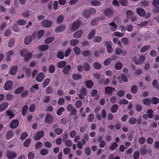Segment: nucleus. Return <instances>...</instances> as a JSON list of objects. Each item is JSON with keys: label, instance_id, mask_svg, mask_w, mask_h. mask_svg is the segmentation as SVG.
<instances>
[{"label": "nucleus", "instance_id": "nucleus-14", "mask_svg": "<svg viewBox=\"0 0 159 159\" xmlns=\"http://www.w3.org/2000/svg\"><path fill=\"white\" fill-rule=\"evenodd\" d=\"M105 44H107V51L108 53H111L113 51V49L112 48L111 44H110L109 42H106Z\"/></svg>", "mask_w": 159, "mask_h": 159}, {"label": "nucleus", "instance_id": "nucleus-2", "mask_svg": "<svg viewBox=\"0 0 159 159\" xmlns=\"http://www.w3.org/2000/svg\"><path fill=\"white\" fill-rule=\"evenodd\" d=\"M81 24V21L80 20H78L74 21L72 24L70 30L74 31L76 30Z\"/></svg>", "mask_w": 159, "mask_h": 159}, {"label": "nucleus", "instance_id": "nucleus-30", "mask_svg": "<svg viewBox=\"0 0 159 159\" xmlns=\"http://www.w3.org/2000/svg\"><path fill=\"white\" fill-rule=\"evenodd\" d=\"M79 43V40L77 39H73L71 40L70 43V45L72 46H74L77 44Z\"/></svg>", "mask_w": 159, "mask_h": 159}, {"label": "nucleus", "instance_id": "nucleus-36", "mask_svg": "<svg viewBox=\"0 0 159 159\" xmlns=\"http://www.w3.org/2000/svg\"><path fill=\"white\" fill-rule=\"evenodd\" d=\"M147 113L148 115V117L150 118H152L153 117V111L151 109H149L147 111Z\"/></svg>", "mask_w": 159, "mask_h": 159}, {"label": "nucleus", "instance_id": "nucleus-52", "mask_svg": "<svg viewBox=\"0 0 159 159\" xmlns=\"http://www.w3.org/2000/svg\"><path fill=\"white\" fill-rule=\"evenodd\" d=\"M83 68L86 71H89L90 69V66L87 62H85L83 65Z\"/></svg>", "mask_w": 159, "mask_h": 159}, {"label": "nucleus", "instance_id": "nucleus-57", "mask_svg": "<svg viewBox=\"0 0 159 159\" xmlns=\"http://www.w3.org/2000/svg\"><path fill=\"white\" fill-rule=\"evenodd\" d=\"M73 50L75 53L77 55H79L81 51L78 47H75Z\"/></svg>", "mask_w": 159, "mask_h": 159}, {"label": "nucleus", "instance_id": "nucleus-20", "mask_svg": "<svg viewBox=\"0 0 159 159\" xmlns=\"http://www.w3.org/2000/svg\"><path fill=\"white\" fill-rule=\"evenodd\" d=\"M122 79L123 81L125 82H126L128 79L126 76L124 75H122L121 76H119L117 78V80H118V82L120 83H122V81L121 80V79Z\"/></svg>", "mask_w": 159, "mask_h": 159}, {"label": "nucleus", "instance_id": "nucleus-61", "mask_svg": "<svg viewBox=\"0 0 159 159\" xmlns=\"http://www.w3.org/2000/svg\"><path fill=\"white\" fill-rule=\"evenodd\" d=\"M118 108V105L116 104L114 105L111 108V111L113 113L115 112Z\"/></svg>", "mask_w": 159, "mask_h": 159}, {"label": "nucleus", "instance_id": "nucleus-39", "mask_svg": "<svg viewBox=\"0 0 159 159\" xmlns=\"http://www.w3.org/2000/svg\"><path fill=\"white\" fill-rule=\"evenodd\" d=\"M79 92L80 94H83L84 96H86L87 95V92L86 89L85 88H81Z\"/></svg>", "mask_w": 159, "mask_h": 159}, {"label": "nucleus", "instance_id": "nucleus-19", "mask_svg": "<svg viewBox=\"0 0 159 159\" xmlns=\"http://www.w3.org/2000/svg\"><path fill=\"white\" fill-rule=\"evenodd\" d=\"M115 88H112L111 87L107 86L105 88V93H107L108 95L112 94V92L113 90H114Z\"/></svg>", "mask_w": 159, "mask_h": 159}, {"label": "nucleus", "instance_id": "nucleus-45", "mask_svg": "<svg viewBox=\"0 0 159 159\" xmlns=\"http://www.w3.org/2000/svg\"><path fill=\"white\" fill-rule=\"evenodd\" d=\"M102 40V38L100 36H96L93 39V42L94 43H99Z\"/></svg>", "mask_w": 159, "mask_h": 159}, {"label": "nucleus", "instance_id": "nucleus-58", "mask_svg": "<svg viewBox=\"0 0 159 159\" xmlns=\"http://www.w3.org/2000/svg\"><path fill=\"white\" fill-rule=\"evenodd\" d=\"M63 19L64 17L63 16H59L57 18V22L58 23H60L62 22Z\"/></svg>", "mask_w": 159, "mask_h": 159}, {"label": "nucleus", "instance_id": "nucleus-31", "mask_svg": "<svg viewBox=\"0 0 159 159\" xmlns=\"http://www.w3.org/2000/svg\"><path fill=\"white\" fill-rule=\"evenodd\" d=\"M150 100L151 103V102L153 105H156L159 102V99L155 97L152 98Z\"/></svg>", "mask_w": 159, "mask_h": 159}, {"label": "nucleus", "instance_id": "nucleus-28", "mask_svg": "<svg viewBox=\"0 0 159 159\" xmlns=\"http://www.w3.org/2000/svg\"><path fill=\"white\" fill-rule=\"evenodd\" d=\"M53 89L52 87L49 86L45 90V92L47 94H51L53 92Z\"/></svg>", "mask_w": 159, "mask_h": 159}, {"label": "nucleus", "instance_id": "nucleus-21", "mask_svg": "<svg viewBox=\"0 0 159 159\" xmlns=\"http://www.w3.org/2000/svg\"><path fill=\"white\" fill-rule=\"evenodd\" d=\"M91 14L89 9H86L83 11L82 15L83 16L86 18H88L89 17Z\"/></svg>", "mask_w": 159, "mask_h": 159}, {"label": "nucleus", "instance_id": "nucleus-16", "mask_svg": "<svg viewBox=\"0 0 159 159\" xmlns=\"http://www.w3.org/2000/svg\"><path fill=\"white\" fill-rule=\"evenodd\" d=\"M115 52L116 55H119L120 54H123L125 55L126 54V52L125 51H123L122 49L120 48H116Z\"/></svg>", "mask_w": 159, "mask_h": 159}, {"label": "nucleus", "instance_id": "nucleus-49", "mask_svg": "<svg viewBox=\"0 0 159 159\" xmlns=\"http://www.w3.org/2000/svg\"><path fill=\"white\" fill-rule=\"evenodd\" d=\"M138 89L135 85H133L131 87V92L133 94L136 93L138 91Z\"/></svg>", "mask_w": 159, "mask_h": 159}, {"label": "nucleus", "instance_id": "nucleus-44", "mask_svg": "<svg viewBox=\"0 0 159 159\" xmlns=\"http://www.w3.org/2000/svg\"><path fill=\"white\" fill-rule=\"evenodd\" d=\"M134 15L133 12L131 10H128L126 12V15L127 18H130Z\"/></svg>", "mask_w": 159, "mask_h": 159}, {"label": "nucleus", "instance_id": "nucleus-48", "mask_svg": "<svg viewBox=\"0 0 159 159\" xmlns=\"http://www.w3.org/2000/svg\"><path fill=\"white\" fill-rule=\"evenodd\" d=\"M56 70L55 66L53 65H51L49 66V71L50 73H53Z\"/></svg>", "mask_w": 159, "mask_h": 159}, {"label": "nucleus", "instance_id": "nucleus-11", "mask_svg": "<svg viewBox=\"0 0 159 159\" xmlns=\"http://www.w3.org/2000/svg\"><path fill=\"white\" fill-rule=\"evenodd\" d=\"M83 34V31L81 30H79L74 33L73 35V37L75 38L78 39L82 36Z\"/></svg>", "mask_w": 159, "mask_h": 159}, {"label": "nucleus", "instance_id": "nucleus-6", "mask_svg": "<svg viewBox=\"0 0 159 159\" xmlns=\"http://www.w3.org/2000/svg\"><path fill=\"white\" fill-rule=\"evenodd\" d=\"M41 24L44 27L49 28L52 25V22L48 20H45L42 22Z\"/></svg>", "mask_w": 159, "mask_h": 159}, {"label": "nucleus", "instance_id": "nucleus-53", "mask_svg": "<svg viewBox=\"0 0 159 159\" xmlns=\"http://www.w3.org/2000/svg\"><path fill=\"white\" fill-rule=\"evenodd\" d=\"M93 67L96 69H99L101 68V65L98 62H95L93 65Z\"/></svg>", "mask_w": 159, "mask_h": 159}, {"label": "nucleus", "instance_id": "nucleus-10", "mask_svg": "<svg viewBox=\"0 0 159 159\" xmlns=\"http://www.w3.org/2000/svg\"><path fill=\"white\" fill-rule=\"evenodd\" d=\"M53 117L49 114H46L45 117V122L47 123L50 124L53 121Z\"/></svg>", "mask_w": 159, "mask_h": 159}, {"label": "nucleus", "instance_id": "nucleus-24", "mask_svg": "<svg viewBox=\"0 0 159 159\" xmlns=\"http://www.w3.org/2000/svg\"><path fill=\"white\" fill-rule=\"evenodd\" d=\"M49 48V46L48 45H43L39 46L38 47V49L40 51H45Z\"/></svg>", "mask_w": 159, "mask_h": 159}, {"label": "nucleus", "instance_id": "nucleus-62", "mask_svg": "<svg viewBox=\"0 0 159 159\" xmlns=\"http://www.w3.org/2000/svg\"><path fill=\"white\" fill-rule=\"evenodd\" d=\"M82 105V102L80 100L77 101L75 103V106L76 108H80Z\"/></svg>", "mask_w": 159, "mask_h": 159}, {"label": "nucleus", "instance_id": "nucleus-59", "mask_svg": "<svg viewBox=\"0 0 159 159\" xmlns=\"http://www.w3.org/2000/svg\"><path fill=\"white\" fill-rule=\"evenodd\" d=\"M90 3L93 6H98L101 4V2L98 1L93 0L90 2Z\"/></svg>", "mask_w": 159, "mask_h": 159}, {"label": "nucleus", "instance_id": "nucleus-40", "mask_svg": "<svg viewBox=\"0 0 159 159\" xmlns=\"http://www.w3.org/2000/svg\"><path fill=\"white\" fill-rule=\"evenodd\" d=\"M81 54L84 56L87 57L91 55V52L90 51L86 50L83 51L81 52Z\"/></svg>", "mask_w": 159, "mask_h": 159}, {"label": "nucleus", "instance_id": "nucleus-9", "mask_svg": "<svg viewBox=\"0 0 159 159\" xmlns=\"http://www.w3.org/2000/svg\"><path fill=\"white\" fill-rule=\"evenodd\" d=\"M19 124V122L17 120H14L11 122L10 127L12 129H15L18 126Z\"/></svg>", "mask_w": 159, "mask_h": 159}, {"label": "nucleus", "instance_id": "nucleus-12", "mask_svg": "<svg viewBox=\"0 0 159 159\" xmlns=\"http://www.w3.org/2000/svg\"><path fill=\"white\" fill-rule=\"evenodd\" d=\"M65 25H62L57 26L55 30V32L57 33H59L63 31L66 28Z\"/></svg>", "mask_w": 159, "mask_h": 159}, {"label": "nucleus", "instance_id": "nucleus-34", "mask_svg": "<svg viewBox=\"0 0 159 159\" xmlns=\"http://www.w3.org/2000/svg\"><path fill=\"white\" fill-rule=\"evenodd\" d=\"M86 86L89 88H91L93 86V82L90 80L87 81L85 83Z\"/></svg>", "mask_w": 159, "mask_h": 159}, {"label": "nucleus", "instance_id": "nucleus-23", "mask_svg": "<svg viewBox=\"0 0 159 159\" xmlns=\"http://www.w3.org/2000/svg\"><path fill=\"white\" fill-rule=\"evenodd\" d=\"M109 25L111 26L110 29L111 31H115L117 28V25L116 24L115 22L112 21L109 24Z\"/></svg>", "mask_w": 159, "mask_h": 159}, {"label": "nucleus", "instance_id": "nucleus-46", "mask_svg": "<svg viewBox=\"0 0 159 159\" xmlns=\"http://www.w3.org/2000/svg\"><path fill=\"white\" fill-rule=\"evenodd\" d=\"M24 89V88L23 86H21L18 88L15 91V93L16 94H18L20 93Z\"/></svg>", "mask_w": 159, "mask_h": 159}, {"label": "nucleus", "instance_id": "nucleus-17", "mask_svg": "<svg viewBox=\"0 0 159 159\" xmlns=\"http://www.w3.org/2000/svg\"><path fill=\"white\" fill-rule=\"evenodd\" d=\"M44 135V132L43 131L38 132L35 136V139H40L42 138Z\"/></svg>", "mask_w": 159, "mask_h": 159}, {"label": "nucleus", "instance_id": "nucleus-47", "mask_svg": "<svg viewBox=\"0 0 159 159\" xmlns=\"http://www.w3.org/2000/svg\"><path fill=\"white\" fill-rule=\"evenodd\" d=\"M143 103L146 105L148 106L151 103V100L148 98H145L143 100Z\"/></svg>", "mask_w": 159, "mask_h": 159}, {"label": "nucleus", "instance_id": "nucleus-15", "mask_svg": "<svg viewBox=\"0 0 159 159\" xmlns=\"http://www.w3.org/2000/svg\"><path fill=\"white\" fill-rule=\"evenodd\" d=\"M145 60V57L143 55H141L139 59L135 60V62L136 64H139L143 62Z\"/></svg>", "mask_w": 159, "mask_h": 159}, {"label": "nucleus", "instance_id": "nucleus-22", "mask_svg": "<svg viewBox=\"0 0 159 159\" xmlns=\"http://www.w3.org/2000/svg\"><path fill=\"white\" fill-rule=\"evenodd\" d=\"M8 106V103L7 102H4L0 105V111H4L7 108Z\"/></svg>", "mask_w": 159, "mask_h": 159}, {"label": "nucleus", "instance_id": "nucleus-43", "mask_svg": "<svg viewBox=\"0 0 159 159\" xmlns=\"http://www.w3.org/2000/svg\"><path fill=\"white\" fill-rule=\"evenodd\" d=\"M49 153V151L46 149H43L40 151V154L43 156L47 155Z\"/></svg>", "mask_w": 159, "mask_h": 159}, {"label": "nucleus", "instance_id": "nucleus-18", "mask_svg": "<svg viewBox=\"0 0 159 159\" xmlns=\"http://www.w3.org/2000/svg\"><path fill=\"white\" fill-rule=\"evenodd\" d=\"M18 69V66H14L11 67L10 71V74L12 75L16 74Z\"/></svg>", "mask_w": 159, "mask_h": 159}, {"label": "nucleus", "instance_id": "nucleus-4", "mask_svg": "<svg viewBox=\"0 0 159 159\" xmlns=\"http://www.w3.org/2000/svg\"><path fill=\"white\" fill-rule=\"evenodd\" d=\"M17 156L16 153L14 152L7 151L5 154V157L8 159H13Z\"/></svg>", "mask_w": 159, "mask_h": 159}, {"label": "nucleus", "instance_id": "nucleus-29", "mask_svg": "<svg viewBox=\"0 0 159 159\" xmlns=\"http://www.w3.org/2000/svg\"><path fill=\"white\" fill-rule=\"evenodd\" d=\"M57 57L61 59H62L64 58V52L62 51L58 52L56 55Z\"/></svg>", "mask_w": 159, "mask_h": 159}, {"label": "nucleus", "instance_id": "nucleus-7", "mask_svg": "<svg viewBox=\"0 0 159 159\" xmlns=\"http://www.w3.org/2000/svg\"><path fill=\"white\" fill-rule=\"evenodd\" d=\"M136 11L138 15L140 16L143 17L145 15V11L141 7L137 8Z\"/></svg>", "mask_w": 159, "mask_h": 159}, {"label": "nucleus", "instance_id": "nucleus-42", "mask_svg": "<svg viewBox=\"0 0 159 159\" xmlns=\"http://www.w3.org/2000/svg\"><path fill=\"white\" fill-rule=\"evenodd\" d=\"M122 64L120 62H117L115 66V68L117 70H119L122 68Z\"/></svg>", "mask_w": 159, "mask_h": 159}, {"label": "nucleus", "instance_id": "nucleus-33", "mask_svg": "<svg viewBox=\"0 0 159 159\" xmlns=\"http://www.w3.org/2000/svg\"><path fill=\"white\" fill-rule=\"evenodd\" d=\"M31 40L32 38L30 36H27L25 39V43L26 45L29 44L31 43Z\"/></svg>", "mask_w": 159, "mask_h": 159}, {"label": "nucleus", "instance_id": "nucleus-35", "mask_svg": "<svg viewBox=\"0 0 159 159\" xmlns=\"http://www.w3.org/2000/svg\"><path fill=\"white\" fill-rule=\"evenodd\" d=\"M86 143V141L85 140H82V142H79L77 144V147L80 149H82L83 148L82 145H85Z\"/></svg>", "mask_w": 159, "mask_h": 159}, {"label": "nucleus", "instance_id": "nucleus-37", "mask_svg": "<svg viewBox=\"0 0 159 159\" xmlns=\"http://www.w3.org/2000/svg\"><path fill=\"white\" fill-rule=\"evenodd\" d=\"M100 19L99 17H96L92 20L91 22V24L92 25H95L98 24V22L100 20Z\"/></svg>", "mask_w": 159, "mask_h": 159}, {"label": "nucleus", "instance_id": "nucleus-64", "mask_svg": "<svg viewBox=\"0 0 159 159\" xmlns=\"http://www.w3.org/2000/svg\"><path fill=\"white\" fill-rule=\"evenodd\" d=\"M129 122L131 124L133 125L136 122L137 120L134 117H131L129 119Z\"/></svg>", "mask_w": 159, "mask_h": 159}, {"label": "nucleus", "instance_id": "nucleus-5", "mask_svg": "<svg viewBox=\"0 0 159 159\" xmlns=\"http://www.w3.org/2000/svg\"><path fill=\"white\" fill-rule=\"evenodd\" d=\"M13 82L10 80L8 81L4 85V88L6 90H9L11 89L13 87Z\"/></svg>", "mask_w": 159, "mask_h": 159}, {"label": "nucleus", "instance_id": "nucleus-38", "mask_svg": "<svg viewBox=\"0 0 159 159\" xmlns=\"http://www.w3.org/2000/svg\"><path fill=\"white\" fill-rule=\"evenodd\" d=\"M151 46L149 45H146L143 46L140 49V51L141 52L144 53Z\"/></svg>", "mask_w": 159, "mask_h": 159}, {"label": "nucleus", "instance_id": "nucleus-25", "mask_svg": "<svg viewBox=\"0 0 159 159\" xmlns=\"http://www.w3.org/2000/svg\"><path fill=\"white\" fill-rule=\"evenodd\" d=\"M39 89V85L37 84H36L33 85L30 89V92L32 93H34L35 91L38 89Z\"/></svg>", "mask_w": 159, "mask_h": 159}, {"label": "nucleus", "instance_id": "nucleus-3", "mask_svg": "<svg viewBox=\"0 0 159 159\" xmlns=\"http://www.w3.org/2000/svg\"><path fill=\"white\" fill-rule=\"evenodd\" d=\"M67 110L70 112L71 115H75L77 114V110L73 105L70 104L67 106Z\"/></svg>", "mask_w": 159, "mask_h": 159}, {"label": "nucleus", "instance_id": "nucleus-32", "mask_svg": "<svg viewBox=\"0 0 159 159\" xmlns=\"http://www.w3.org/2000/svg\"><path fill=\"white\" fill-rule=\"evenodd\" d=\"M28 108V107L27 105H25L23 107L21 113L22 115L23 116H25L26 115Z\"/></svg>", "mask_w": 159, "mask_h": 159}, {"label": "nucleus", "instance_id": "nucleus-51", "mask_svg": "<svg viewBox=\"0 0 159 159\" xmlns=\"http://www.w3.org/2000/svg\"><path fill=\"white\" fill-rule=\"evenodd\" d=\"M66 65V62L65 61H62L57 64V66L59 68L63 67Z\"/></svg>", "mask_w": 159, "mask_h": 159}, {"label": "nucleus", "instance_id": "nucleus-8", "mask_svg": "<svg viewBox=\"0 0 159 159\" xmlns=\"http://www.w3.org/2000/svg\"><path fill=\"white\" fill-rule=\"evenodd\" d=\"M104 13V15L106 17H110L113 15V11L112 9L110 8H108L105 10Z\"/></svg>", "mask_w": 159, "mask_h": 159}, {"label": "nucleus", "instance_id": "nucleus-60", "mask_svg": "<svg viewBox=\"0 0 159 159\" xmlns=\"http://www.w3.org/2000/svg\"><path fill=\"white\" fill-rule=\"evenodd\" d=\"M152 5L155 7H159V0H154L152 2Z\"/></svg>", "mask_w": 159, "mask_h": 159}, {"label": "nucleus", "instance_id": "nucleus-54", "mask_svg": "<svg viewBox=\"0 0 159 159\" xmlns=\"http://www.w3.org/2000/svg\"><path fill=\"white\" fill-rule=\"evenodd\" d=\"M54 40V38L52 37H49L46 39L44 41L45 43H49L52 42Z\"/></svg>", "mask_w": 159, "mask_h": 159}, {"label": "nucleus", "instance_id": "nucleus-55", "mask_svg": "<svg viewBox=\"0 0 159 159\" xmlns=\"http://www.w3.org/2000/svg\"><path fill=\"white\" fill-rule=\"evenodd\" d=\"M65 109L64 107H61L57 111V114L58 116L61 115L62 112L64 111Z\"/></svg>", "mask_w": 159, "mask_h": 159}, {"label": "nucleus", "instance_id": "nucleus-1", "mask_svg": "<svg viewBox=\"0 0 159 159\" xmlns=\"http://www.w3.org/2000/svg\"><path fill=\"white\" fill-rule=\"evenodd\" d=\"M20 56L25 57L26 61H28L31 58L32 54L26 49H23L20 51Z\"/></svg>", "mask_w": 159, "mask_h": 159}, {"label": "nucleus", "instance_id": "nucleus-56", "mask_svg": "<svg viewBox=\"0 0 159 159\" xmlns=\"http://www.w3.org/2000/svg\"><path fill=\"white\" fill-rule=\"evenodd\" d=\"M72 78L75 80H77L80 79L81 76L80 74H73L72 75Z\"/></svg>", "mask_w": 159, "mask_h": 159}, {"label": "nucleus", "instance_id": "nucleus-27", "mask_svg": "<svg viewBox=\"0 0 159 159\" xmlns=\"http://www.w3.org/2000/svg\"><path fill=\"white\" fill-rule=\"evenodd\" d=\"M96 33V30H93L90 31L88 35V38L89 39H91L94 36Z\"/></svg>", "mask_w": 159, "mask_h": 159}, {"label": "nucleus", "instance_id": "nucleus-26", "mask_svg": "<svg viewBox=\"0 0 159 159\" xmlns=\"http://www.w3.org/2000/svg\"><path fill=\"white\" fill-rule=\"evenodd\" d=\"M71 69V66L70 65H67L63 69L62 72L64 74H67Z\"/></svg>", "mask_w": 159, "mask_h": 159}, {"label": "nucleus", "instance_id": "nucleus-13", "mask_svg": "<svg viewBox=\"0 0 159 159\" xmlns=\"http://www.w3.org/2000/svg\"><path fill=\"white\" fill-rule=\"evenodd\" d=\"M44 75L42 72L39 73L36 78V80L38 82H41L43 79L44 77Z\"/></svg>", "mask_w": 159, "mask_h": 159}, {"label": "nucleus", "instance_id": "nucleus-41", "mask_svg": "<svg viewBox=\"0 0 159 159\" xmlns=\"http://www.w3.org/2000/svg\"><path fill=\"white\" fill-rule=\"evenodd\" d=\"M13 132L11 131H8L6 134L7 139H10L14 135Z\"/></svg>", "mask_w": 159, "mask_h": 159}, {"label": "nucleus", "instance_id": "nucleus-63", "mask_svg": "<svg viewBox=\"0 0 159 159\" xmlns=\"http://www.w3.org/2000/svg\"><path fill=\"white\" fill-rule=\"evenodd\" d=\"M121 41L122 43L125 45H127L129 43V40L126 37H124L121 39Z\"/></svg>", "mask_w": 159, "mask_h": 159}, {"label": "nucleus", "instance_id": "nucleus-50", "mask_svg": "<svg viewBox=\"0 0 159 159\" xmlns=\"http://www.w3.org/2000/svg\"><path fill=\"white\" fill-rule=\"evenodd\" d=\"M50 81V80L49 78H47L44 81L43 83V84L42 86L43 88L45 87L48 85Z\"/></svg>", "mask_w": 159, "mask_h": 159}]
</instances>
